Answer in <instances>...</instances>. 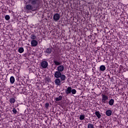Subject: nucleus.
<instances>
[{
  "label": "nucleus",
  "mask_w": 128,
  "mask_h": 128,
  "mask_svg": "<svg viewBox=\"0 0 128 128\" xmlns=\"http://www.w3.org/2000/svg\"><path fill=\"white\" fill-rule=\"evenodd\" d=\"M57 70L58 72H62L64 70V66L63 65H60L57 67Z\"/></svg>",
  "instance_id": "0eeeda50"
},
{
  "label": "nucleus",
  "mask_w": 128,
  "mask_h": 128,
  "mask_svg": "<svg viewBox=\"0 0 128 128\" xmlns=\"http://www.w3.org/2000/svg\"><path fill=\"white\" fill-rule=\"evenodd\" d=\"M10 18V16L8 15H6L5 16V20H9Z\"/></svg>",
  "instance_id": "5701e85b"
},
{
  "label": "nucleus",
  "mask_w": 128,
  "mask_h": 128,
  "mask_svg": "<svg viewBox=\"0 0 128 128\" xmlns=\"http://www.w3.org/2000/svg\"><path fill=\"white\" fill-rule=\"evenodd\" d=\"M9 102L10 104H14L16 102V98H10Z\"/></svg>",
  "instance_id": "f8f14e48"
},
{
  "label": "nucleus",
  "mask_w": 128,
  "mask_h": 128,
  "mask_svg": "<svg viewBox=\"0 0 128 128\" xmlns=\"http://www.w3.org/2000/svg\"><path fill=\"white\" fill-rule=\"evenodd\" d=\"M48 106H50V104H48V103H46V108H48Z\"/></svg>",
  "instance_id": "393cba45"
},
{
  "label": "nucleus",
  "mask_w": 128,
  "mask_h": 128,
  "mask_svg": "<svg viewBox=\"0 0 128 128\" xmlns=\"http://www.w3.org/2000/svg\"><path fill=\"white\" fill-rule=\"evenodd\" d=\"M18 52L20 54H22V52H24V48H18Z\"/></svg>",
  "instance_id": "f3484780"
},
{
  "label": "nucleus",
  "mask_w": 128,
  "mask_h": 128,
  "mask_svg": "<svg viewBox=\"0 0 128 128\" xmlns=\"http://www.w3.org/2000/svg\"><path fill=\"white\" fill-rule=\"evenodd\" d=\"M112 110H108L106 112V114L107 116H112Z\"/></svg>",
  "instance_id": "1a4fd4ad"
},
{
  "label": "nucleus",
  "mask_w": 128,
  "mask_h": 128,
  "mask_svg": "<svg viewBox=\"0 0 128 128\" xmlns=\"http://www.w3.org/2000/svg\"><path fill=\"white\" fill-rule=\"evenodd\" d=\"M100 70L102 72H104V70H106V66L104 65H102L100 66Z\"/></svg>",
  "instance_id": "6ab92c4d"
},
{
  "label": "nucleus",
  "mask_w": 128,
  "mask_h": 128,
  "mask_svg": "<svg viewBox=\"0 0 128 128\" xmlns=\"http://www.w3.org/2000/svg\"><path fill=\"white\" fill-rule=\"evenodd\" d=\"M84 115H80V120H84Z\"/></svg>",
  "instance_id": "412c9836"
},
{
  "label": "nucleus",
  "mask_w": 128,
  "mask_h": 128,
  "mask_svg": "<svg viewBox=\"0 0 128 128\" xmlns=\"http://www.w3.org/2000/svg\"><path fill=\"white\" fill-rule=\"evenodd\" d=\"M102 104H108V96L102 94Z\"/></svg>",
  "instance_id": "7ed1b4c3"
},
{
  "label": "nucleus",
  "mask_w": 128,
  "mask_h": 128,
  "mask_svg": "<svg viewBox=\"0 0 128 128\" xmlns=\"http://www.w3.org/2000/svg\"><path fill=\"white\" fill-rule=\"evenodd\" d=\"M14 81H15L14 77L13 76H12L10 78V84H14Z\"/></svg>",
  "instance_id": "4468645a"
},
{
  "label": "nucleus",
  "mask_w": 128,
  "mask_h": 128,
  "mask_svg": "<svg viewBox=\"0 0 128 128\" xmlns=\"http://www.w3.org/2000/svg\"><path fill=\"white\" fill-rule=\"evenodd\" d=\"M52 49L50 48H48L47 49H46L45 52H46V54H52Z\"/></svg>",
  "instance_id": "dca6fc26"
},
{
  "label": "nucleus",
  "mask_w": 128,
  "mask_h": 128,
  "mask_svg": "<svg viewBox=\"0 0 128 128\" xmlns=\"http://www.w3.org/2000/svg\"><path fill=\"white\" fill-rule=\"evenodd\" d=\"M12 112L15 114H16V112H18V111L16 110V108H13Z\"/></svg>",
  "instance_id": "b1692460"
},
{
  "label": "nucleus",
  "mask_w": 128,
  "mask_h": 128,
  "mask_svg": "<svg viewBox=\"0 0 128 128\" xmlns=\"http://www.w3.org/2000/svg\"><path fill=\"white\" fill-rule=\"evenodd\" d=\"M55 100L56 102H60V100H62V96H59L58 97L56 98Z\"/></svg>",
  "instance_id": "a211bd4d"
},
{
  "label": "nucleus",
  "mask_w": 128,
  "mask_h": 128,
  "mask_svg": "<svg viewBox=\"0 0 128 128\" xmlns=\"http://www.w3.org/2000/svg\"><path fill=\"white\" fill-rule=\"evenodd\" d=\"M95 114L96 116L98 118H102V115L100 114V112L98 111L96 112Z\"/></svg>",
  "instance_id": "9b49d317"
},
{
  "label": "nucleus",
  "mask_w": 128,
  "mask_h": 128,
  "mask_svg": "<svg viewBox=\"0 0 128 128\" xmlns=\"http://www.w3.org/2000/svg\"><path fill=\"white\" fill-rule=\"evenodd\" d=\"M54 78L56 79L54 80L55 84L56 86H61L62 84L64 82V80H66V76L64 74H62V72L60 71H56L54 74Z\"/></svg>",
  "instance_id": "f257e3e1"
},
{
  "label": "nucleus",
  "mask_w": 128,
  "mask_h": 128,
  "mask_svg": "<svg viewBox=\"0 0 128 128\" xmlns=\"http://www.w3.org/2000/svg\"><path fill=\"white\" fill-rule=\"evenodd\" d=\"M38 42L36 40H32L31 41L32 46H38Z\"/></svg>",
  "instance_id": "6e6552de"
},
{
  "label": "nucleus",
  "mask_w": 128,
  "mask_h": 128,
  "mask_svg": "<svg viewBox=\"0 0 128 128\" xmlns=\"http://www.w3.org/2000/svg\"><path fill=\"white\" fill-rule=\"evenodd\" d=\"M88 128H94V124H88Z\"/></svg>",
  "instance_id": "4be33fe9"
},
{
  "label": "nucleus",
  "mask_w": 128,
  "mask_h": 128,
  "mask_svg": "<svg viewBox=\"0 0 128 128\" xmlns=\"http://www.w3.org/2000/svg\"><path fill=\"white\" fill-rule=\"evenodd\" d=\"M53 18L54 20H55V22H58V20H59L60 18V14L56 13L54 14Z\"/></svg>",
  "instance_id": "423d86ee"
},
{
  "label": "nucleus",
  "mask_w": 128,
  "mask_h": 128,
  "mask_svg": "<svg viewBox=\"0 0 128 128\" xmlns=\"http://www.w3.org/2000/svg\"><path fill=\"white\" fill-rule=\"evenodd\" d=\"M65 92L66 94H76V90L72 88L71 86H68L65 90Z\"/></svg>",
  "instance_id": "f03ea898"
},
{
  "label": "nucleus",
  "mask_w": 128,
  "mask_h": 128,
  "mask_svg": "<svg viewBox=\"0 0 128 128\" xmlns=\"http://www.w3.org/2000/svg\"><path fill=\"white\" fill-rule=\"evenodd\" d=\"M28 3L32 5L33 6H38L40 4V0H28Z\"/></svg>",
  "instance_id": "20e7f679"
},
{
  "label": "nucleus",
  "mask_w": 128,
  "mask_h": 128,
  "mask_svg": "<svg viewBox=\"0 0 128 128\" xmlns=\"http://www.w3.org/2000/svg\"><path fill=\"white\" fill-rule=\"evenodd\" d=\"M54 64L56 66H60L62 64V62L58 61L56 60H54Z\"/></svg>",
  "instance_id": "2eb2a0df"
},
{
  "label": "nucleus",
  "mask_w": 128,
  "mask_h": 128,
  "mask_svg": "<svg viewBox=\"0 0 128 128\" xmlns=\"http://www.w3.org/2000/svg\"><path fill=\"white\" fill-rule=\"evenodd\" d=\"M34 6L30 5V4H27L26 6V8L28 10H32L34 8Z\"/></svg>",
  "instance_id": "9d476101"
},
{
  "label": "nucleus",
  "mask_w": 128,
  "mask_h": 128,
  "mask_svg": "<svg viewBox=\"0 0 128 128\" xmlns=\"http://www.w3.org/2000/svg\"><path fill=\"white\" fill-rule=\"evenodd\" d=\"M108 104L110 106H114V100L112 98L110 99L108 102Z\"/></svg>",
  "instance_id": "ddd939ff"
},
{
  "label": "nucleus",
  "mask_w": 128,
  "mask_h": 128,
  "mask_svg": "<svg viewBox=\"0 0 128 128\" xmlns=\"http://www.w3.org/2000/svg\"><path fill=\"white\" fill-rule=\"evenodd\" d=\"M48 64L46 61H42L41 62V67L42 68H48Z\"/></svg>",
  "instance_id": "39448f33"
},
{
  "label": "nucleus",
  "mask_w": 128,
  "mask_h": 128,
  "mask_svg": "<svg viewBox=\"0 0 128 128\" xmlns=\"http://www.w3.org/2000/svg\"><path fill=\"white\" fill-rule=\"evenodd\" d=\"M30 38L31 40H36V36L34 34H32Z\"/></svg>",
  "instance_id": "aec40b11"
}]
</instances>
